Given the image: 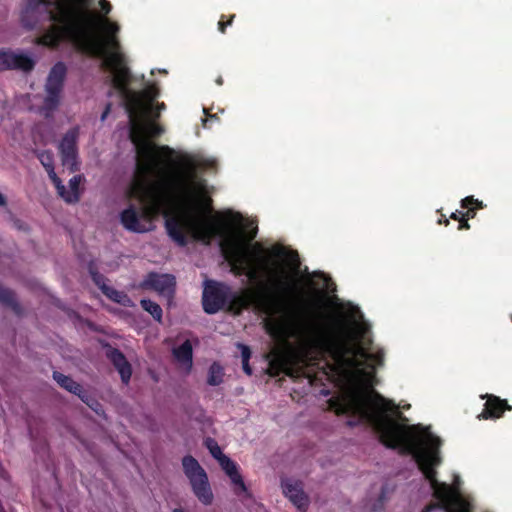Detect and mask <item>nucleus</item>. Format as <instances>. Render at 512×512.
I'll return each instance as SVG.
<instances>
[{"instance_id":"obj_1","label":"nucleus","mask_w":512,"mask_h":512,"mask_svg":"<svg viewBox=\"0 0 512 512\" xmlns=\"http://www.w3.org/2000/svg\"><path fill=\"white\" fill-rule=\"evenodd\" d=\"M93 0H59L56 12H50L49 18L58 25H52L40 37L43 45L57 47L64 39L70 40L87 53L102 58V67L113 76L112 86L122 95L129 120L135 121L152 109L153 102L160 91L156 85H149L142 91L129 88L132 75L125 55L120 51L117 37L120 30L116 22L108 18L98 19L89 10Z\"/></svg>"},{"instance_id":"obj_2","label":"nucleus","mask_w":512,"mask_h":512,"mask_svg":"<svg viewBox=\"0 0 512 512\" xmlns=\"http://www.w3.org/2000/svg\"><path fill=\"white\" fill-rule=\"evenodd\" d=\"M178 165L181 166V169L170 173L169 186L186 204L181 213H190L200 221L202 227L220 229L221 233L211 235L210 240L214 237L220 238L219 247L223 257L231 266V271L237 276L247 274L252 279L257 277V270L250 267L246 257L245 227L228 221H206V214L213 210V200L207 195L206 181L196 179L195 167L188 157H181Z\"/></svg>"},{"instance_id":"obj_3","label":"nucleus","mask_w":512,"mask_h":512,"mask_svg":"<svg viewBox=\"0 0 512 512\" xmlns=\"http://www.w3.org/2000/svg\"><path fill=\"white\" fill-rule=\"evenodd\" d=\"M328 403L336 414L351 416L346 422L347 426L369 424L382 445L397 449L400 453L404 445L414 437L410 433L417 429L415 425L408 426L403 423L407 418L392 400L373 390L370 395L360 389H352L341 397L329 399Z\"/></svg>"},{"instance_id":"obj_4","label":"nucleus","mask_w":512,"mask_h":512,"mask_svg":"<svg viewBox=\"0 0 512 512\" xmlns=\"http://www.w3.org/2000/svg\"><path fill=\"white\" fill-rule=\"evenodd\" d=\"M266 332L275 340L287 341L290 337L304 338L308 343L329 354L340 366L362 369L370 352L360 345L341 317H328L323 324L304 321L284 323L271 320Z\"/></svg>"},{"instance_id":"obj_5","label":"nucleus","mask_w":512,"mask_h":512,"mask_svg":"<svg viewBox=\"0 0 512 512\" xmlns=\"http://www.w3.org/2000/svg\"><path fill=\"white\" fill-rule=\"evenodd\" d=\"M150 175L141 173V176L134 177L126 190L128 199H136L142 204L139 209L141 222L150 223L157 216L163 215L168 236L180 247L188 244L189 235L208 244L211 235L221 233L216 227H202L200 221L190 213L171 214L166 190L171 189L169 174L165 175L164 182H153L149 179Z\"/></svg>"},{"instance_id":"obj_6","label":"nucleus","mask_w":512,"mask_h":512,"mask_svg":"<svg viewBox=\"0 0 512 512\" xmlns=\"http://www.w3.org/2000/svg\"><path fill=\"white\" fill-rule=\"evenodd\" d=\"M265 294L256 295L249 290L232 292L226 304L227 309L235 315H240L243 310L255 307L270 317L264 322L279 320L284 323H302L304 315L311 311L312 302L305 297L304 290L297 279L285 272L277 270L273 277H269L265 286Z\"/></svg>"},{"instance_id":"obj_7","label":"nucleus","mask_w":512,"mask_h":512,"mask_svg":"<svg viewBox=\"0 0 512 512\" xmlns=\"http://www.w3.org/2000/svg\"><path fill=\"white\" fill-rule=\"evenodd\" d=\"M441 445L442 440L438 436L428 433L426 442L413 437L404 445L401 452L404 455H412L418 469L429 482L434 498L437 499L436 503L426 506L422 512H473V506L467 499L456 494L450 485L437 479L436 468L442 464Z\"/></svg>"},{"instance_id":"obj_8","label":"nucleus","mask_w":512,"mask_h":512,"mask_svg":"<svg viewBox=\"0 0 512 512\" xmlns=\"http://www.w3.org/2000/svg\"><path fill=\"white\" fill-rule=\"evenodd\" d=\"M143 118H137L135 121L129 120L131 140L138 146V153L145 158V162L138 165V171L145 174L170 175L175 170L172 169L175 163L170 161L168 165L163 166L158 159L157 152L170 158L175 154V151L167 145L157 146L149 140V138L160 136L164 132V128L157 124L153 118L147 122H142Z\"/></svg>"},{"instance_id":"obj_9","label":"nucleus","mask_w":512,"mask_h":512,"mask_svg":"<svg viewBox=\"0 0 512 512\" xmlns=\"http://www.w3.org/2000/svg\"><path fill=\"white\" fill-rule=\"evenodd\" d=\"M183 471L188 478L192 491L203 505H211L214 499L206 471L191 455L182 459Z\"/></svg>"},{"instance_id":"obj_10","label":"nucleus","mask_w":512,"mask_h":512,"mask_svg":"<svg viewBox=\"0 0 512 512\" xmlns=\"http://www.w3.org/2000/svg\"><path fill=\"white\" fill-rule=\"evenodd\" d=\"M66 74L67 68L63 62H57L48 74L45 84L46 97L41 108L45 117H49L60 104Z\"/></svg>"},{"instance_id":"obj_11","label":"nucleus","mask_w":512,"mask_h":512,"mask_svg":"<svg viewBox=\"0 0 512 512\" xmlns=\"http://www.w3.org/2000/svg\"><path fill=\"white\" fill-rule=\"evenodd\" d=\"M230 286L214 280H207L203 289L202 305L207 314L222 310L229 299Z\"/></svg>"},{"instance_id":"obj_12","label":"nucleus","mask_w":512,"mask_h":512,"mask_svg":"<svg viewBox=\"0 0 512 512\" xmlns=\"http://www.w3.org/2000/svg\"><path fill=\"white\" fill-rule=\"evenodd\" d=\"M141 288L153 290L163 295L172 296L175 292L176 279L171 274L150 272L141 282Z\"/></svg>"},{"instance_id":"obj_13","label":"nucleus","mask_w":512,"mask_h":512,"mask_svg":"<svg viewBox=\"0 0 512 512\" xmlns=\"http://www.w3.org/2000/svg\"><path fill=\"white\" fill-rule=\"evenodd\" d=\"M34 67L35 61L28 55L0 49V70L30 72Z\"/></svg>"},{"instance_id":"obj_14","label":"nucleus","mask_w":512,"mask_h":512,"mask_svg":"<svg viewBox=\"0 0 512 512\" xmlns=\"http://www.w3.org/2000/svg\"><path fill=\"white\" fill-rule=\"evenodd\" d=\"M78 136L79 127H73L64 134L59 145L63 165H70L72 171H75L77 169L76 160Z\"/></svg>"},{"instance_id":"obj_15","label":"nucleus","mask_w":512,"mask_h":512,"mask_svg":"<svg viewBox=\"0 0 512 512\" xmlns=\"http://www.w3.org/2000/svg\"><path fill=\"white\" fill-rule=\"evenodd\" d=\"M257 226H253L250 231L248 232V234H246V231L244 232V246H245V249H246V253H247V261L250 265V267L254 268L257 270L258 272V275L257 277L253 278V280H258L261 276V270L260 268H262L263 271L268 272V275H272L271 274V269H268V264H269V259L263 255H261L260 253H251L247 247V242L248 241H251L253 240L256 235H257ZM250 280H252V278H250L247 274H245Z\"/></svg>"},{"instance_id":"obj_16","label":"nucleus","mask_w":512,"mask_h":512,"mask_svg":"<svg viewBox=\"0 0 512 512\" xmlns=\"http://www.w3.org/2000/svg\"><path fill=\"white\" fill-rule=\"evenodd\" d=\"M218 462L226 475L230 478L235 495L241 496L248 494L247 487L244 483L243 477L239 472L237 463L226 455L223 456Z\"/></svg>"},{"instance_id":"obj_17","label":"nucleus","mask_w":512,"mask_h":512,"mask_svg":"<svg viewBox=\"0 0 512 512\" xmlns=\"http://www.w3.org/2000/svg\"><path fill=\"white\" fill-rule=\"evenodd\" d=\"M283 492L286 497L302 512L308 508V497L303 491L302 483L292 479L282 481Z\"/></svg>"},{"instance_id":"obj_18","label":"nucleus","mask_w":512,"mask_h":512,"mask_svg":"<svg viewBox=\"0 0 512 512\" xmlns=\"http://www.w3.org/2000/svg\"><path fill=\"white\" fill-rule=\"evenodd\" d=\"M106 357L120 374L121 381L127 385L131 379L132 367L125 355L118 348L108 346Z\"/></svg>"},{"instance_id":"obj_19","label":"nucleus","mask_w":512,"mask_h":512,"mask_svg":"<svg viewBox=\"0 0 512 512\" xmlns=\"http://www.w3.org/2000/svg\"><path fill=\"white\" fill-rule=\"evenodd\" d=\"M120 222L122 226L130 232L144 233L149 230L145 223L140 220L139 209L134 204H129L120 213Z\"/></svg>"},{"instance_id":"obj_20","label":"nucleus","mask_w":512,"mask_h":512,"mask_svg":"<svg viewBox=\"0 0 512 512\" xmlns=\"http://www.w3.org/2000/svg\"><path fill=\"white\" fill-rule=\"evenodd\" d=\"M486 398L484 409L480 415L483 419L499 418L505 410L511 409L506 400H502L495 395H487Z\"/></svg>"},{"instance_id":"obj_21","label":"nucleus","mask_w":512,"mask_h":512,"mask_svg":"<svg viewBox=\"0 0 512 512\" xmlns=\"http://www.w3.org/2000/svg\"><path fill=\"white\" fill-rule=\"evenodd\" d=\"M81 182V176L75 175L69 180L70 190L68 191L66 187L60 181V184H54L58 194L67 202V203H76L79 201V185Z\"/></svg>"},{"instance_id":"obj_22","label":"nucleus","mask_w":512,"mask_h":512,"mask_svg":"<svg viewBox=\"0 0 512 512\" xmlns=\"http://www.w3.org/2000/svg\"><path fill=\"white\" fill-rule=\"evenodd\" d=\"M53 379L57 382V384L60 387L83 399V387L78 382L74 381L70 376L64 375L58 371H54Z\"/></svg>"},{"instance_id":"obj_23","label":"nucleus","mask_w":512,"mask_h":512,"mask_svg":"<svg viewBox=\"0 0 512 512\" xmlns=\"http://www.w3.org/2000/svg\"><path fill=\"white\" fill-rule=\"evenodd\" d=\"M174 358L181 364L192 366L193 348L190 340H185L180 346L172 351Z\"/></svg>"},{"instance_id":"obj_24","label":"nucleus","mask_w":512,"mask_h":512,"mask_svg":"<svg viewBox=\"0 0 512 512\" xmlns=\"http://www.w3.org/2000/svg\"><path fill=\"white\" fill-rule=\"evenodd\" d=\"M37 157L43 167L45 168L46 172L49 175V178L52 180L54 184H60V178L57 176L54 170V158L53 153L49 150L40 151L37 154Z\"/></svg>"},{"instance_id":"obj_25","label":"nucleus","mask_w":512,"mask_h":512,"mask_svg":"<svg viewBox=\"0 0 512 512\" xmlns=\"http://www.w3.org/2000/svg\"><path fill=\"white\" fill-rule=\"evenodd\" d=\"M0 303L10 307L16 314L21 313V307L16 300L15 293L0 285Z\"/></svg>"},{"instance_id":"obj_26","label":"nucleus","mask_w":512,"mask_h":512,"mask_svg":"<svg viewBox=\"0 0 512 512\" xmlns=\"http://www.w3.org/2000/svg\"><path fill=\"white\" fill-rule=\"evenodd\" d=\"M140 305H141V308L144 311L148 312L154 318L155 321L162 323L163 311H162L161 306L158 303H156L150 299H142L140 301Z\"/></svg>"},{"instance_id":"obj_27","label":"nucleus","mask_w":512,"mask_h":512,"mask_svg":"<svg viewBox=\"0 0 512 512\" xmlns=\"http://www.w3.org/2000/svg\"><path fill=\"white\" fill-rule=\"evenodd\" d=\"M224 371L222 366L214 362L208 371L207 383L211 386H218L223 382Z\"/></svg>"},{"instance_id":"obj_28","label":"nucleus","mask_w":512,"mask_h":512,"mask_svg":"<svg viewBox=\"0 0 512 512\" xmlns=\"http://www.w3.org/2000/svg\"><path fill=\"white\" fill-rule=\"evenodd\" d=\"M102 292L110 300L116 303L125 305L126 301H129L128 296L124 292L118 291L110 286L102 287Z\"/></svg>"},{"instance_id":"obj_29","label":"nucleus","mask_w":512,"mask_h":512,"mask_svg":"<svg viewBox=\"0 0 512 512\" xmlns=\"http://www.w3.org/2000/svg\"><path fill=\"white\" fill-rule=\"evenodd\" d=\"M237 346L241 351L242 369L248 376H251L253 373V370L249 364V360L251 358V349L249 346L242 343H238Z\"/></svg>"},{"instance_id":"obj_30","label":"nucleus","mask_w":512,"mask_h":512,"mask_svg":"<svg viewBox=\"0 0 512 512\" xmlns=\"http://www.w3.org/2000/svg\"><path fill=\"white\" fill-rule=\"evenodd\" d=\"M51 0H27L25 10L23 11V20L25 17L30 14L34 13L36 10H38L40 7H43L44 9H48V7L51 5Z\"/></svg>"},{"instance_id":"obj_31","label":"nucleus","mask_w":512,"mask_h":512,"mask_svg":"<svg viewBox=\"0 0 512 512\" xmlns=\"http://www.w3.org/2000/svg\"><path fill=\"white\" fill-rule=\"evenodd\" d=\"M384 364V352L382 350H379L375 353L369 354V359L366 364V367L371 369V378L373 379L375 368L377 366H382Z\"/></svg>"},{"instance_id":"obj_32","label":"nucleus","mask_w":512,"mask_h":512,"mask_svg":"<svg viewBox=\"0 0 512 512\" xmlns=\"http://www.w3.org/2000/svg\"><path fill=\"white\" fill-rule=\"evenodd\" d=\"M205 446L207 447V449L209 450L210 454L217 460L219 461L223 456H225V454H223L220 446L218 445V443L212 439V438H207L205 440Z\"/></svg>"},{"instance_id":"obj_33","label":"nucleus","mask_w":512,"mask_h":512,"mask_svg":"<svg viewBox=\"0 0 512 512\" xmlns=\"http://www.w3.org/2000/svg\"><path fill=\"white\" fill-rule=\"evenodd\" d=\"M273 359L270 361L271 368L282 369L287 364L286 356L279 350L272 352Z\"/></svg>"},{"instance_id":"obj_34","label":"nucleus","mask_w":512,"mask_h":512,"mask_svg":"<svg viewBox=\"0 0 512 512\" xmlns=\"http://www.w3.org/2000/svg\"><path fill=\"white\" fill-rule=\"evenodd\" d=\"M89 272L91 275V278L93 282L99 287V289L102 291V287H107L106 285V278L104 275L96 271L92 266L89 267Z\"/></svg>"},{"instance_id":"obj_35","label":"nucleus","mask_w":512,"mask_h":512,"mask_svg":"<svg viewBox=\"0 0 512 512\" xmlns=\"http://www.w3.org/2000/svg\"><path fill=\"white\" fill-rule=\"evenodd\" d=\"M470 206L475 208V210L484 208L483 202L478 199H474L473 196H467L461 200L462 208H469Z\"/></svg>"},{"instance_id":"obj_36","label":"nucleus","mask_w":512,"mask_h":512,"mask_svg":"<svg viewBox=\"0 0 512 512\" xmlns=\"http://www.w3.org/2000/svg\"><path fill=\"white\" fill-rule=\"evenodd\" d=\"M165 108H166L165 103H163V102L157 103L155 106V109L152 108L150 111H148L146 114H144L143 117H150V118H153L154 120H156L160 117L161 111L164 110Z\"/></svg>"},{"instance_id":"obj_37","label":"nucleus","mask_w":512,"mask_h":512,"mask_svg":"<svg viewBox=\"0 0 512 512\" xmlns=\"http://www.w3.org/2000/svg\"><path fill=\"white\" fill-rule=\"evenodd\" d=\"M224 18L225 15H222L220 21L218 22V30L223 34L226 32V28L232 25L235 18V14L230 15L226 21L224 20Z\"/></svg>"},{"instance_id":"obj_38","label":"nucleus","mask_w":512,"mask_h":512,"mask_svg":"<svg viewBox=\"0 0 512 512\" xmlns=\"http://www.w3.org/2000/svg\"><path fill=\"white\" fill-rule=\"evenodd\" d=\"M386 493H387V487L383 486L381 489L377 503H375L372 507L373 511H379L383 508V504L386 500Z\"/></svg>"},{"instance_id":"obj_39","label":"nucleus","mask_w":512,"mask_h":512,"mask_svg":"<svg viewBox=\"0 0 512 512\" xmlns=\"http://www.w3.org/2000/svg\"><path fill=\"white\" fill-rule=\"evenodd\" d=\"M99 7L104 15H107L112 10V5L108 0H99Z\"/></svg>"},{"instance_id":"obj_40","label":"nucleus","mask_w":512,"mask_h":512,"mask_svg":"<svg viewBox=\"0 0 512 512\" xmlns=\"http://www.w3.org/2000/svg\"><path fill=\"white\" fill-rule=\"evenodd\" d=\"M271 253L275 257H283L286 254L285 248L281 246H274L271 249Z\"/></svg>"},{"instance_id":"obj_41","label":"nucleus","mask_w":512,"mask_h":512,"mask_svg":"<svg viewBox=\"0 0 512 512\" xmlns=\"http://www.w3.org/2000/svg\"><path fill=\"white\" fill-rule=\"evenodd\" d=\"M465 209H466L465 212L462 211L463 218H467L468 220H470L476 216V210L472 206H470L469 208H465Z\"/></svg>"},{"instance_id":"obj_42","label":"nucleus","mask_w":512,"mask_h":512,"mask_svg":"<svg viewBox=\"0 0 512 512\" xmlns=\"http://www.w3.org/2000/svg\"><path fill=\"white\" fill-rule=\"evenodd\" d=\"M469 220L467 218H461L458 225V230H469L470 224L468 222Z\"/></svg>"},{"instance_id":"obj_43","label":"nucleus","mask_w":512,"mask_h":512,"mask_svg":"<svg viewBox=\"0 0 512 512\" xmlns=\"http://www.w3.org/2000/svg\"><path fill=\"white\" fill-rule=\"evenodd\" d=\"M111 111V103H108L101 115V120L104 121Z\"/></svg>"},{"instance_id":"obj_44","label":"nucleus","mask_w":512,"mask_h":512,"mask_svg":"<svg viewBox=\"0 0 512 512\" xmlns=\"http://www.w3.org/2000/svg\"><path fill=\"white\" fill-rule=\"evenodd\" d=\"M461 218H462V211L457 210V211L451 213V215H450V219H453V220L460 221Z\"/></svg>"},{"instance_id":"obj_45","label":"nucleus","mask_w":512,"mask_h":512,"mask_svg":"<svg viewBox=\"0 0 512 512\" xmlns=\"http://www.w3.org/2000/svg\"><path fill=\"white\" fill-rule=\"evenodd\" d=\"M438 223L439 224H443L445 226H448L449 225V219L446 218L445 215H441V218L438 220Z\"/></svg>"},{"instance_id":"obj_46","label":"nucleus","mask_w":512,"mask_h":512,"mask_svg":"<svg viewBox=\"0 0 512 512\" xmlns=\"http://www.w3.org/2000/svg\"><path fill=\"white\" fill-rule=\"evenodd\" d=\"M6 203V197L0 192V206H5Z\"/></svg>"},{"instance_id":"obj_47","label":"nucleus","mask_w":512,"mask_h":512,"mask_svg":"<svg viewBox=\"0 0 512 512\" xmlns=\"http://www.w3.org/2000/svg\"><path fill=\"white\" fill-rule=\"evenodd\" d=\"M232 216L234 221L240 222L242 220V216L240 213H235Z\"/></svg>"},{"instance_id":"obj_48","label":"nucleus","mask_w":512,"mask_h":512,"mask_svg":"<svg viewBox=\"0 0 512 512\" xmlns=\"http://www.w3.org/2000/svg\"><path fill=\"white\" fill-rule=\"evenodd\" d=\"M216 84H217V85H219V86L223 84V78H222V76H219V77L216 79Z\"/></svg>"},{"instance_id":"obj_49","label":"nucleus","mask_w":512,"mask_h":512,"mask_svg":"<svg viewBox=\"0 0 512 512\" xmlns=\"http://www.w3.org/2000/svg\"><path fill=\"white\" fill-rule=\"evenodd\" d=\"M173 512H184V510H183V509H181V508H175V509L173 510Z\"/></svg>"}]
</instances>
